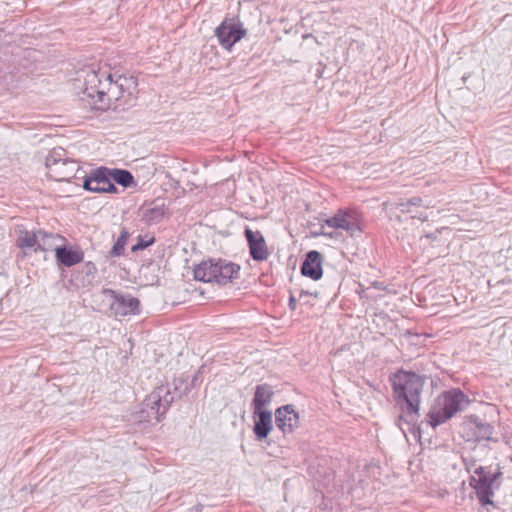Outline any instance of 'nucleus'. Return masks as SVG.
<instances>
[{"instance_id": "2f4dec72", "label": "nucleus", "mask_w": 512, "mask_h": 512, "mask_svg": "<svg viewBox=\"0 0 512 512\" xmlns=\"http://www.w3.org/2000/svg\"><path fill=\"white\" fill-rule=\"evenodd\" d=\"M413 217H414V218H418V219H420L421 221H425V220H427V219H428V215H427V214H423V213H421L420 215H414Z\"/></svg>"}, {"instance_id": "f257e3e1", "label": "nucleus", "mask_w": 512, "mask_h": 512, "mask_svg": "<svg viewBox=\"0 0 512 512\" xmlns=\"http://www.w3.org/2000/svg\"><path fill=\"white\" fill-rule=\"evenodd\" d=\"M83 94L95 99L100 109L121 110L119 104L120 92L117 85V74L107 70L88 68L83 71Z\"/></svg>"}, {"instance_id": "c85d7f7f", "label": "nucleus", "mask_w": 512, "mask_h": 512, "mask_svg": "<svg viewBox=\"0 0 512 512\" xmlns=\"http://www.w3.org/2000/svg\"><path fill=\"white\" fill-rule=\"evenodd\" d=\"M174 390H175V394H177L178 397H181L188 393L189 387L186 386L183 390H180V388L177 385H175Z\"/></svg>"}, {"instance_id": "f3484780", "label": "nucleus", "mask_w": 512, "mask_h": 512, "mask_svg": "<svg viewBox=\"0 0 512 512\" xmlns=\"http://www.w3.org/2000/svg\"><path fill=\"white\" fill-rule=\"evenodd\" d=\"M274 395L273 387L269 384H260L255 387L252 399L253 411L267 410L266 407L272 402Z\"/></svg>"}, {"instance_id": "cd10ccee", "label": "nucleus", "mask_w": 512, "mask_h": 512, "mask_svg": "<svg viewBox=\"0 0 512 512\" xmlns=\"http://www.w3.org/2000/svg\"><path fill=\"white\" fill-rule=\"evenodd\" d=\"M203 370H204V366L200 367L199 370L197 371V373L194 375L193 379L191 380L192 387H195L198 384V382L200 381L199 376H200V374L203 373Z\"/></svg>"}, {"instance_id": "9d476101", "label": "nucleus", "mask_w": 512, "mask_h": 512, "mask_svg": "<svg viewBox=\"0 0 512 512\" xmlns=\"http://www.w3.org/2000/svg\"><path fill=\"white\" fill-rule=\"evenodd\" d=\"M104 293L113 298L110 309L116 317H124L138 313L140 302L132 295L117 293L111 289H106Z\"/></svg>"}, {"instance_id": "0eeeda50", "label": "nucleus", "mask_w": 512, "mask_h": 512, "mask_svg": "<svg viewBox=\"0 0 512 512\" xmlns=\"http://www.w3.org/2000/svg\"><path fill=\"white\" fill-rule=\"evenodd\" d=\"M466 468L472 473L470 485L476 490L479 501L484 505L491 504L490 497L496 486V474L490 476L482 466H476L474 463L466 464Z\"/></svg>"}, {"instance_id": "b1692460", "label": "nucleus", "mask_w": 512, "mask_h": 512, "mask_svg": "<svg viewBox=\"0 0 512 512\" xmlns=\"http://www.w3.org/2000/svg\"><path fill=\"white\" fill-rule=\"evenodd\" d=\"M475 424V427L477 428V434L479 437L484 439H490L492 433H493V427L485 422H481L477 419L473 422Z\"/></svg>"}, {"instance_id": "dca6fc26", "label": "nucleus", "mask_w": 512, "mask_h": 512, "mask_svg": "<svg viewBox=\"0 0 512 512\" xmlns=\"http://www.w3.org/2000/svg\"><path fill=\"white\" fill-rule=\"evenodd\" d=\"M38 243V231L33 232L22 228L17 230L16 245L21 249L23 256L29 255L31 252H37Z\"/></svg>"}, {"instance_id": "7c9ffc66", "label": "nucleus", "mask_w": 512, "mask_h": 512, "mask_svg": "<svg viewBox=\"0 0 512 512\" xmlns=\"http://www.w3.org/2000/svg\"><path fill=\"white\" fill-rule=\"evenodd\" d=\"M303 295H313V296L317 297L318 296V292H308V291L302 290L301 293H300V297L303 296Z\"/></svg>"}, {"instance_id": "a211bd4d", "label": "nucleus", "mask_w": 512, "mask_h": 512, "mask_svg": "<svg viewBox=\"0 0 512 512\" xmlns=\"http://www.w3.org/2000/svg\"><path fill=\"white\" fill-rule=\"evenodd\" d=\"M55 257L60 264L71 267L82 262L84 254L81 250L61 246L55 247Z\"/></svg>"}, {"instance_id": "f03ea898", "label": "nucleus", "mask_w": 512, "mask_h": 512, "mask_svg": "<svg viewBox=\"0 0 512 512\" xmlns=\"http://www.w3.org/2000/svg\"><path fill=\"white\" fill-rule=\"evenodd\" d=\"M392 383L398 402L401 403L408 421H415L419 415L420 395L424 379L415 373L401 371L393 376Z\"/></svg>"}, {"instance_id": "20e7f679", "label": "nucleus", "mask_w": 512, "mask_h": 512, "mask_svg": "<svg viewBox=\"0 0 512 512\" xmlns=\"http://www.w3.org/2000/svg\"><path fill=\"white\" fill-rule=\"evenodd\" d=\"M240 266L223 259H209L194 269L196 280L225 285L238 278Z\"/></svg>"}, {"instance_id": "39448f33", "label": "nucleus", "mask_w": 512, "mask_h": 512, "mask_svg": "<svg viewBox=\"0 0 512 512\" xmlns=\"http://www.w3.org/2000/svg\"><path fill=\"white\" fill-rule=\"evenodd\" d=\"M47 175L55 181H70L80 171L78 163L66 157L63 148H54L45 160Z\"/></svg>"}, {"instance_id": "6ab92c4d", "label": "nucleus", "mask_w": 512, "mask_h": 512, "mask_svg": "<svg viewBox=\"0 0 512 512\" xmlns=\"http://www.w3.org/2000/svg\"><path fill=\"white\" fill-rule=\"evenodd\" d=\"M38 237H39V243H38V251H48V250H54L55 247H59L57 245L58 241H64V238H62L58 234L48 233L43 230H38Z\"/></svg>"}, {"instance_id": "bb28decb", "label": "nucleus", "mask_w": 512, "mask_h": 512, "mask_svg": "<svg viewBox=\"0 0 512 512\" xmlns=\"http://www.w3.org/2000/svg\"><path fill=\"white\" fill-rule=\"evenodd\" d=\"M365 469H366V471H367V473H368V477H369V478H376V477L379 475V470H380V468H379V466H378L376 463H374V462H372V463H370L369 465H367V466L365 467Z\"/></svg>"}, {"instance_id": "7ed1b4c3", "label": "nucleus", "mask_w": 512, "mask_h": 512, "mask_svg": "<svg viewBox=\"0 0 512 512\" xmlns=\"http://www.w3.org/2000/svg\"><path fill=\"white\" fill-rule=\"evenodd\" d=\"M469 404V399L459 389H451L441 393L434 401L429 411V423L436 427L444 423L457 412L465 409Z\"/></svg>"}, {"instance_id": "393cba45", "label": "nucleus", "mask_w": 512, "mask_h": 512, "mask_svg": "<svg viewBox=\"0 0 512 512\" xmlns=\"http://www.w3.org/2000/svg\"><path fill=\"white\" fill-rule=\"evenodd\" d=\"M154 243V238H150L148 240H144L141 236L138 237V241L136 244L132 246V251L136 252L139 250H143Z\"/></svg>"}, {"instance_id": "9b49d317", "label": "nucleus", "mask_w": 512, "mask_h": 512, "mask_svg": "<svg viewBox=\"0 0 512 512\" xmlns=\"http://www.w3.org/2000/svg\"><path fill=\"white\" fill-rule=\"evenodd\" d=\"M118 91L120 92L119 104L121 110L132 107L136 101L137 79L132 75L117 74Z\"/></svg>"}, {"instance_id": "4468645a", "label": "nucleus", "mask_w": 512, "mask_h": 512, "mask_svg": "<svg viewBox=\"0 0 512 512\" xmlns=\"http://www.w3.org/2000/svg\"><path fill=\"white\" fill-rule=\"evenodd\" d=\"M301 273L313 280H319L322 277V256L318 251L311 250L306 254Z\"/></svg>"}, {"instance_id": "2eb2a0df", "label": "nucleus", "mask_w": 512, "mask_h": 512, "mask_svg": "<svg viewBox=\"0 0 512 512\" xmlns=\"http://www.w3.org/2000/svg\"><path fill=\"white\" fill-rule=\"evenodd\" d=\"M253 417V432L256 436V439L261 441L269 435L273 428L272 412L269 410L253 411Z\"/></svg>"}, {"instance_id": "a878e982", "label": "nucleus", "mask_w": 512, "mask_h": 512, "mask_svg": "<svg viewBox=\"0 0 512 512\" xmlns=\"http://www.w3.org/2000/svg\"><path fill=\"white\" fill-rule=\"evenodd\" d=\"M421 203H422V199L421 198L414 197V198L410 199L409 201H407L406 203H402L400 205L402 207L401 211L407 212V213H412L411 206H418Z\"/></svg>"}, {"instance_id": "5701e85b", "label": "nucleus", "mask_w": 512, "mask_h": 512, "mask_svg": "<svg viewBox=\"0 0 512 512\" xmlns=\"http://www.w3.org/2000/svg\"><path fill=\"white\" fill-rule=\"evenodd\" d=\"M128 238H129V233L126 230H122L118 239L116 240V242L112 246L111 250L109 251V255L111 257L121 256L124 252V248H125Z\"/></svg>"}, {"instance_id": "6e6552de", "label": "nucleus", "mask_w": 512, "mask_h": 512, "mask_svg": "<svg viewBox=\"0 0 512 512\" xmlns=\"http://www.w3.org/2000/svg\"><path fill=\"white\" fill-rule=\"evenodd\" d=\"M246 35L243 24L233 18H226L215 29V36L219 44L226 50H231L233 45Z\"/></svg>"}, {"instance_id": "4be33fe9", "label": "nucleus", "mask_w": 512, "mask_h": 512, "mask_svg": "<svg viewBox=\"0 0 512 512\" xmlns=\"http://www.w3.org/2000/svg\"><path fill=\"white\" fill-rule=\"evenodd\" d=\"M164 207L162 206H154L151 208H146L143 211V218L148 224L159 222L164 216Z\"/></svg>"}, {"instance_id": "412c9836", "label": "nucleus", "mask_w": 512, "mask_h": 512, "mask_svg": "<svg viewBox=\"0 0 512 512\" xmlns=\"http://www.w3.org/2000/svg\"><path fill=\"white\" fill-rule=\"evenodd\" d=\"M110 180L127 188L134 184V178L128 170L124 169H109Z\"/></svg>"}, {"instance_id": "1a4fd4ad", "label": "nucleus", "mask_w": 512, "mask_h": 512, "mask_svg": "<svg viewBox=\"0 0 512 512\" xmlns=\"http://www.w3.org/2000/svg\"><path fill=\"white\" fill-rule=\"evenodd\" d=\"M109 169L100 167L84 177L83 188L95 193H117L118 189L110 180Z\"/></svg>"}, {"instance_id": "c756f323", "label": "nucleus", "mask_w": 512, "mask_h": 512, "mask_svg": "<svg viewBox=\"0 0 512 512\" xmlns=\"http://www.w3.org/2000/svg\"><path fill=\"white\" fill-rule=\"evenodd\" d=\"M296 304H297V301H296L295 297L291 295L290 298H289V307L292 310H295L296 309Z\"/></svg>"}, {"instance_id": "ddd939ff", "label": "nucleus", "mask_w": 512, "mask_h": 512, "mask_svg": "<svg viewBox=\"0 0 512 512\" xmlns=\"http://www.w3.org/2000/svg\"><path fill=\"white\" fill-rule=\"evenodd\" d=\"M245 237L249 245L250 256L255 261H264L269 253L265 239L261 232L252 231L250 228L245 229Z\"/></svg>"}, {"instance_id": "423d86ee", "label": "nucleus", "mask_w": 512, "mask_h": 512, "mask_svg": "<svg viewBox=\"0 0 512 512\" xmlns=\"http://www.w3.org/2000/svg\"><path fill=\"white\" fill-rule=\"evenodd\" d=\"M173 401L174 395L168 386H158L143 401L142 413L146 414L148 421L160 422Z\"/></svg>"}, {"instance_id": "f8f14e48", "label": "nucleus", "mask_w": 512, "mask_h": 512, "mask_svg": "<svg viewBox=\"0 0 512 512\" xmlns=\"http://www.w3.org/2000/svg\"><path fill=\"white\" fill-rule=\"evenodd\" d=\"M275 423L284 434L293 432L299 425V415L293 405H284L276 409Z\"/></svg>"}, {"instance_id": "473e14b6", "label": "nucleus", "mask_w": 512, "mask_h": 512, "mask_svg": "<svg viewBox=\"0 0 512 512\" xmlns=\"http://www.w3.org/2000/svg\"><path fill=\"white\" fill-rule=\"evenodd\" d=\"M202 511V505H197L191 509V512H201Z\"/></svg>"}, {"instance_id": "aec40b11", "label": "nucleus", "mask_w": 512, "mask_h": 512, "mask_svg": "<svg viewBox=\"0 0 512 512\" xmlns=\"http://www.w3.org/2000/svg\"><path fill=\"white\" fill-rule=\"evenodd\" d=\"M351 218L352 217L348 212L339 210L337 214L326 220V224L332 228L344 229L349 231L351 229L352 224Z\"/></svg>"}]
</instances>
